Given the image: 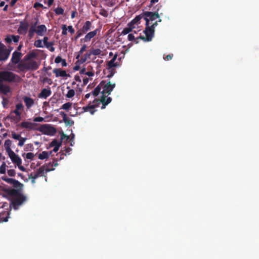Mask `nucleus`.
Returning a JSON list of instances; mask_svg holds the SVG:
<instances>
[{"label": "nucleus", "instance_id": "1", "mask_svg": "<svg viewBox=\"0 0 259 259\" xmlns=\"http://www.w3.org/2000/svg\"><path fill=\"white\" fill-rule=\"evenodd\" d=\"M7 193L13 197L12 204L15 209H17L26 199V197L22 195L19 190L8 189L7 190Z\"/></svg>", "mask_w": 259, "mask_h": 259}, {"label": "nucleus", "instance_id": "2", "mask_svg": "<svg viewBox=\"0 0 259 259\" xmlns=\"http://www.w3.org/2000/svg\"><path fill=\"white\" fill-rule=\"evenodd\" d=\"M20 79V77L13 72L8 70L0 71V83L19 82Z\"/></svg>", "mask_w": 259, "mask_h": 259}, {"label": "nucleus", "instance_id": "3", "mask_svg": "<svg viewBox=\"0 0 259 259\" xmlns=\"http://www.w3.org/2000/svg\"><path fill=\"white\" fill-rule=\"evenodd\" d=\"M157 26V22H154L151 26L146 25V28L144 31L146 37L140 36L139 38L146 41L152 40L154 34V28Z\"/></svg>", "mask_w": 259, "mask_h": 259}, {"label": "nucleus", "instance_id": "4", "mask_svg": "<svg viewBox=\"0 0 259 259\" xmlns=\"http://www.w3.org/2000/svg\"><path fill=\"white\" fill-rule=\"evenodd\" d=\"M144 19L146 21V25H149L150 21H153L159 18L158 12H152L149 11L144 12L142 13Z\"/></svg>", "mask_w": 259, "mask_h": 259}, {"label": "nucleus", "instance_id": "5", "mask_svg": "<svg viewBox=\"0 0 259 259\" xmlns=\"http://www.w3.org/2000/svg\"><path fill=\"white\" fill-rule=\"evenodd\" d=\"M37 130L45 135L50 136H53L56 133V128L51 125L48 124L41 125L40 127Z\"/></svg>", "mask_w": 259, "mask_h": 259}, {"label": "nucleus", "instance_id": "6", "mask_svg": "<svg viewBox=\"0 0 259 259\" xmlns=\"http://www.w3.org/2000/svg\"><path fill=\"white\" fill-rule=\"evenodd\" d=\"M2 180L8 184L12 185L14 187L17 189L16 190H19L20 192L23 186V185L18 181L12 178H9L7 176L2 177Z\"/></svg>", "mask_w": 259, "mask_h": 259}, {"label": "nucleus", "instance_id": "7", "mask_svg": "<svg viewBox=\"0 0 259 259\" xmlns=\"http://www.w3.org/2000/svg\"><path fill=\"white\" fill-rule=\"evenodd\" d=\"M102 87L103 89V91L101 92L102 95H106V94L109 95L115 87V83H112L110 81L106 83V81H104V83Z\"/></svg>", "mask_w": 259, "mask_h": 259}, {"label": "nucleus", "instance_id": "8", "mask_svg": "<svg viewBox=\"0 0 259 259\" xmlns=\"http://www.w3.org/2000/svg\"><path fill=\"white\" fill-rule=\"evenodd\" d=\"M22 56V54L21 52L15 51L12 54V58L11 59V62L8 64V66L11 67H12V64L14 65H16L18 64Z\"/></svg>", "mask_w": 259, "mask_h": 259}, {"label": "nucleus", "instance_id": "9", "mask_svg": "<svg viewBox=\"0 0 259 259\" xmlns=\"http://www.w3.org/2000/svg\"><path fill=\"white\" fill-rule=\"evenodd\" d=\"M3 47L0 50V61H5L7 60L11 53V50L5 48V46L2 45Z\"/></svg>", "mask_w": 259, "mask_h": 259}, {"label": "nucleus", "instance_id": "10", "mask_svg": "<svg viewBox=\"0 0 259 259\" xmlns=\"http://www.w3.org/2000/svg\"><path fill=\"white\" fill-rule=\"evenodd\" d=\"M26 63L27 66V71H35L38 69L39 67V63L33 60H31L26 62Z\"/></svg>", "mask_w": 259, "mask_h": 259}, {"label": "nucleus", "instance_id": "11", "mask_svg": "<svg viewBox=\"0 0 259 259\" xmlns=\"http://www.w3.org/2000/svg\"><path fill=\"white\" fill-rule=\"evenodd\" d=\"M98 29H96L94 31L88 32L86 34L84 37L81 38L80 39L81 42H87L90 41L92 38L94 37L97 34Z\"/></svg>", "mask_w": 259, "mask_h": 259}, {"label": "nucleus", "instance_id": "12", "mask_svg": "<svg viewBox=\"0 0 259 259\" xmlns=\"http://www.w3.org/2000/svg\"><path fill=\"white\" fill-rule=\"evenodd\" d=\"M54 168H45V166H41L37 170V171L34 174H33V176L34 177V179H37L39 177L42 176L43 174H44L45 171H46V173L47 172H49L51 170H53Z\"/></svg>", "mask_w": 259, "mask_h": 259}, {"label": "nucleus", "instance_id": "13", "mask_svg": "<svg viewBox=\"0 0 259 259\" xmlns=\"http://www.w3.org/2000/svg\"><path fill=\"white\" fill-rule=\"evenodd\" d=\"M9 156L11 158L12 161L15 163L17 166L21 164L22 160L20 157L15 154L14 151H11V152L8 153Z\"/></svg>", "mask_w": 259, "mask_h": 259}, {"label": "nucleus", "instance_id": "14", "mask_svg": "<svg viewBox=\"0 0 259 259\" xmlns=\"http://www.w3.org/2000/svg\"><path fill=\"white\" fill-rule=\"evenodd\" d=\"M37 125L36 123L29 122V121H23L20 123V126L22 128H25L29 131L35 130V128Z\"/></svg>", "mask_w": 259, "mask_h": 259}, {"label": "nucleus", "instance_id": "15", "mask_svg": "<svg viewBox=\"0 0 259 259\" xmlns=\"http://www.w3.org/2000/svg\"><path fill=\"white\" fill-rule=\"evenodd\" d=\"M29 27V25L26 22H21L20 23L19 27L18 29V32L20 34H25Z\"/></svg>", "mask_w": 259, "mask_h": 259}, {"label": "nucleus", "instance_id": "16", "mask_svg": "<svg viewBox=\"0 0 259 259\" xmlns=\"http://www.w3.org/2000/svg\"><path fill=\"white\" fill-rule=\"evenodd\" d=\"M52 94V91L50 88L48 89H43L40 93L38 95V97L41 99H47Z\"/></svg>", "mask_w": 259, "mask_h": 259}, {"label": "nucleus", "instance_id": "17", "mask_svg": "<svg viewBox=\"0 0 259 259\" xmlns=\"http://www.w3.org/2000/svg\"><path fill=\"white\" fill-rule=\"evenodd\" d=\"M53 73L55 74L56 77H66L69 76L65 70H61V69L56 68L53 70Z\"/></svg>", "mask_w": 259, "mask_h": 259}, {"label": "nucleus", "instance_id": "18", "mask_svg": "<svg viewBox=\"0 0 259 259\" xmlns=\"http://www.w3.org/2000/svg\"><path fill=\"white\" fill-rule=\"evenodd\" d=\"M117 54H115L113 56L112 59L108 62L107 66H108V69H111L113 67H117L119 65V64L118 62H115V61L117 59Z\"/></svg>", "mask_w": 259, "mask_h": 259}, {"label": "nucleus", "instance_id": "19", "mask_svg": "<svg viewBox=\"0 0 259 259\" xmlns=\"http://www.w3.org/2000/svg\"><path fill=\"white\" fill-rule=\"evenodd\" d=\"M23 100L27 109L30 108L34 104V100L27 96L24 97Z\"/></svg>", "mask_w": 259, "mask_h": 259}, {"label": "nucleus", "instance_id": "20", "mask_svg": "<svg viewBox=\"0 0 259 259\" xmlns=\"http://www.w3.org/2000/svg\"><path fill=\"white\" fill-rule=\"evenodd\" d=\"M112 101V98L111 97H107L106 95H102L100 100H98L97 99H95L93 101V103H95L96 102H104L107 105L109 104Z\"/></svg>", "mask_w": 259, "mask_h": 259}, {"label": "nucleus", "instance_id": "21", "mask_svg": "<svg viewBox=\"0 0 259 259\" xmlns=\"http://www.w3.org/2000/svg\"><path fill=\"white\" fill-rule=\"evenodd\" d=\"M36 28V34L39 36H43L47 31V27L45 25L42 24L38 26Z\"/></svg>", "mask_w": 259, "mask_h": 259}, {"label": "nucleus", "instance_id": "22", "mask_svg": "<svg viewBox=\"0 0 259 259\" xmlns=\"http://www.w3.org/2000/svg\"><path fill=\"white\" fill-rule=\"evenodd\" d=\"M0 91L2 93L7 95L8 93L10 92L11 89L9 85L4 84L3 83H0Z\"/></svg>", "mask_w": 259, "mask_h": 259}, {"label": "nucleus", "instance_id": "23", "mask_svg": "<svg viewBox=\"0 0 259 259\" xmlns=\"http://www.w3.org/2000/svg\"><path fill=\"white\" fill-rule=\"evenodd\" d=\"M60 114L61 115L63 121L66 124L69 125L70 126L73 125L74 124V121L70 119L67 116L66 113L64 112H61Z\"/></svg>", "mask_w": 259, "mask_h": 259}, {"label": "nucleus", "instance_id": "24", "mask_svg": "<svg viewBox=\"0 0 259 259\" xmlns=\"http://www.w3.org/2000/svg\"><path fill=\"white\" fill-rule=\"evenodd\" d=\"M92 27V23L90 21H87L83 24V26L81 28L82 32L85 34L87 33L89 30H91Z\"/></svg>", "mask_w": 259, "mask_h": 259}, {"label": "nucleus", "instance_id": "25", "mask_svg": "<svg viewBox=\"0 0 259 259\" xmlns=\"http://www.w3.org/2000/svg\"><path fill=\"white\" fill-rule=\"evenodd\" d=\"M97 106L96 105H88L87 106L83 107L82 110L83 112H90L91 114H94L96 110L94 108Z\"/></svg>", "mask_w": 259, "mask_h": 259}, {"label": "nucleus", "instance_id": "26", "mask_svg": "<svg viewBox=\"0 0 259 259\" xmlns=\"http://www.w3.org/2000/svg\"><path fill=\"white\" fill-rule=\"evenodd\" d=\"M104 81H102L92 91V93L93 96H97L101 92V90L102 88V86L104 84Z\"/></svg>", "mask_w": 259, "mask_h": 259}, {"label": "nucleus", "instance_id": "27", "mask_svg": "<svg viewBox=\"0 0 259 259\" xmlns=\"http://www.w3.org/2000/svg\"><path fill=\"white\" fill-rule=\"evenodd\" d=\"M143 16L142 14L138 16H137L134 19H133L128 24V26L135 27L134 25L138 23L142 18H143Z\"/></svg>", "mask_w": 259, "mask_h": 259}, {"label": "nucleus", "instance_id": "28", "mask_svg": "<svg viewBox=\"0 0 259 259\" xmlns=\"http://www.w3.org/2000/svg\"><path fill=\"white\" fill-rule=\"evenodd\" d=\"M17 68L18 69V71H17V72H24L25 71H27V66L26 62H19L17 66Z\"/></svg>", "mask_w": 259, "mask_h": 259}, {"label": "nucleus", "instance_id": "29", "mask_svg": "<svg viewBox=\"0 0 259 259\" xmlns=\"http://www.w3.org/2000/svg\"><path fill=\"white\" fill-rule=\"evenodd\" d=\"M23 108V105L22 103H18L16 105V109L14 110L13 112L18 116H20L21 113L19 110H22Z\"/></svg>", "mask_w": 259, "mask_h": 259}, {"label": "nucleus", "instance_id": "30", "mask_svg": "<svg viewBox=\"0 0 259 259\" xmlns=\"http://www.w3.org/2000/svg\"><path fill=\"white\" fill-rule=\"evenodd\" d=\"M11 144L12 141L8 139L5 141L4 146L8 154L13 151L11 149Z\"/></svg>", "mask_w": 259, "mask_h": 259}, {"label": "nucleus", "instance_id": "31", "mask_svg": "<svg viewBox=\"0 0 259 259\" xmlns=\"http://www.w3.org/2000/svg\"><path fill=\"white\" fill-rule=\"evenodd\" d=\"M36 56V55L35 53L31 52L30 53H28L25 56L24 60L25 61H27V60L30 61V60H31V59L35 58Z\"/></svg>", "mask_w": 259, "mask_h": 259}, {"label": "nucleus", "instance_id": "32", "mask_svg": "<svg viewBox=\"0 0 259 259\" xmlns=\"http://www.w3.org/2000/svg\"><path fill=\"white\" fill-rule=\"evenodd\" d=\"M49 154L48 152L42 151L38 155V158L41 160L46 159L49 157Z\"/></svg>", "mask_w": 259, "mask_h": 259}, {"label": "nucleus", "instance_id": "33", "mask_svg": "<svg viewBox=\"0 0 259 259\" xmlns=\"http://www.w3.org/2000/svg\"><path fill=\"white\" fill-rule=\"evenodd\" d=\"M128 26V27L124 28L123 29V30L121 32L122 34L125 35V34H128L129 32H130L132 30V29L133 28H135V27H132V26Z\"/></svg>", "mask_w": 259, "mask_h": 259}, {"label": "nucleus", "instance_id": "34", "mask_svg": "<svg viewBox=\"0 0 259 259\" xmlns=\"http://www.w3.org/2000/svg\"><path fill=\"white\" fill-rule=\"evenodd\" d=\"M72 103L70 102H67L65 104H64L60 108L61 109H64L65 110H68L69 108H71L72 106Z\"/></svg>", "mask_w": 259, "mask_h": 259}, {"label": "nucleus", "instance_id": "35", "mask_svg": "<svg viewBox=\"0 0 259 259\" xmlns=\"http://www.w3.org/2000/svg\"><path fill=\"white\" fill-rule=\"evenodd\" d=\"M61 145V142H58L57 140H53L50 146L51 147H56V146H60Z\"/></svg>", "mask_w": 259, "mask_h": 259}, {"label": "nucleus", "instance_id": "36", "mask_svg": "<svg viewBox=\"0 0 259 259\" xmlns=\"http://www.w3.org/2000/svg\"><path fill=\"white\" fill-rule=\"evenodd\" d=\"M37 22H38V20H37L33 25H32L30 28H29V31H30L31 32H33L34 33H36V26L37 24Z\"/></svg>", "mask_w": 259, "mask_h": 259}, {"label": "nucleus", "instance_id": "37", "mask_svg": "<svg viewBox=\"0 0 259 259\" xmlns=\"http://www.w3.org/2000/svg\"><path fill=\"white\" fill-rule=\"evenodd\" d=\"M34 45L37 48H44V47L42 45V40L40 39L35 40L34 41Z\"/></svg>", "mask_w": 259, "mask_h": 259}, {"label": "nucleus", "instance_id": "38", "mask_svg": "<svg viewBox=\"0 0 259 259\" xmlns=\"http://www.w3.org/2000/svg\"><path fill=\"white\" fill-rule=\"evenodd\" d=\"M75 95V91L73 89H70L67 94L66 95V97L68 98H71Z\"/></svg>", "mask_w": 259, "mask_h": 259}, {"label": "nucleus", "instance_id": "39", "mask_svg": "<svg viewBox=\"0 0 259 259\" xmlns=\"http://www.w3.org/2000/svg\"><path fill=\"white\" fill-rule=\"evenodd\" d=\"M6 164L5 162H3L1 166H0V174H5L6 173Z\"/></svg>", "mask_w": 259, "mask_h": 259}, {"label": "nucleus", "instance_id": "40", "mask_svg": "<svg viewBox=\"0 0 259 259\" xmlns=\"http://www.w3.org/2000/svg\"><path fill=\"white\" fill-rule=\"evenodd\" d=\"M26 140L27 139L26 138H23L21 137V138H20V139H18L19 143L18 144V145L20 147L23 146Z\"/></svg>", "mask_w": 259, "mask_h": 259}, {"label": "nucleus", "instance_id": "41", "mask_svg": "<svg viewBox=\"0 0 259 259\" xmlns=\"http://www.w3.org/2000/svg\"><path fill=\"white\" fill-rule=\"evenodd\" d=\"M101 53L102 51L99 49H94L91 51V54L95 56L99 55Z\"/></svg>", "mask_w": 259, "mask_h": 259}, {"label": "nucleus", "instance_id": "42", "mask_svg": "<svg viewBox=\"0 0 259 259\" xmlns=\"http://www.w3.org/2000/svg\"><path fill=\"white\" fill-rule=\"evenodd\" d=\"M55 12L57 15H62L64 13V10L61 7L55 9Z\"/></svg>", "mask_w": 259, "mask_h": 259}, {"label": "nucleus", "instance_id": "43", "mask_svg": "<svg viewBox=\"0 0 259 259\" xmlns=\"http://www.w3.org/2000/svg\"><path fill=\"white\" fill-rule=\"evenodd\" d=\"M99 14L105 17H107L108 16V12L104 9H102L100 10Z\"/></svg>", "mask_w": 259, "mask_h": 259}, {"label": "nucleus", "instance_id": "44", "mask_svg": "<svg viewBox=\"0 0 259 259\" xmlns=\"http://www.w3.org/2000/svg\"><path fill=\"white\" fill-rule=\"evenodd\" d=\"M58 165V163L57 161H52L48 163V165L47 166V168H51V167L53 166H57Z\"/></svg>", "mask_w": 259, "mask_h": 259}, {"label": "nucleus", "instance_id": "45", "mask_svg": "<svg viewBox=\"0 0 259 259\" xmlns=\"http://www.w3.org/2000/svg\"><path fill=\"white\" fill-rule=\"evenodd\" d=\"M34 149L33 145L32 144H28L26 146V147L25 148V150L27 151H32Z\"/></svg>", "mask_w": 259, "mask_h": 259}, {"label": "nucleus", "instance_id": "46", "mask_svg": "<svg viewBox=\"0 0 259 259\" xmlns=\"http://www.w3.org/2000/svg\"><path fill=\"white\" fill-rule=\"evenodd\" d=\"M12 138L15 140H18L21 138L20 134H17L14 132H12Z\"/></svg>", "mask_w": 259, "mask_h": 259}, {"label": "nucleus", "instance_id": "47", "mask_svg": "<svg viewBox=\"0 0 259 259\" xmlns=\"http://www.w3.org/2000/svg\"><path fill=\"white\" fill-rule=\"evenodd\" d=\"M62 34L63 35H67V26L66 25H63L62 26Z\"/></svg>", "mask_w": 259, "mask_h": 259}, {"label": "nucleus", "instance_id": "48", "mask_svg": "<svg viewBox=\"0 0 259 259\" xmlns=\"http://www.w3.org/2000/svg\"><path fill=\"white\" fill-rule=\"evenodd\" d=\"M34 154L31 152L27 153L26 154V158L27 159L32 160L34 157Z\"/></svg>", "mask_w": 259, "mask_h": 259}, {"label": "nucleus", "instance_id": "49", "mask_svg": "<svg viewBox=\"0 0 259 259\" xmlns=\"http://www.w3.org/2000/svg\"><path fill=\"white\" fill-rule=\"evenodd\" d=\"M7 172L10 177H14L16 175V171L14 169H9Z\"/></svg>", "mask_w": 259, "mask_h": 259}, {"label": "nucleus", "instance_id": "50", "mask_svg": "<svg viewBox=\"0 0 259 259\" xmlns=\"http://www.w3.org/2000/svg\"><path fill=\"white\" fill-rule=\"evenodd\" d=\"M11 37H12L11 38L12 39L13 41H14V42H18L19 38H20L19 36L12 35Z\"/></svg>", "mask_w": 259, "mask_h": 259}, {"label": "nucleus", "instance_id": "51", "mask_svg": "<svg viewBox=\"0 0 259 259\" xmlns=\"http://www.w3.org/2000/svg\"><path fill=\"white\" fill-rule=\"evenodd\" d=\"M33 121L34 122H42L44 121V118L42 117H36L34 118Z\"/></svg>", "mask_w": 259, "mask_h": 259}, {"label": "nucleus", "instance_id": "52", "mask_svg": "<svg viewBox=\"0 0 259 259\" xmlns=\"http://www.w3.org/2000/svg\"><path fill=\"white\" fill-rule=\"evenodd\" d=\"M28 178H29V179H31V180L32 184H35V179H36L34 178V177L33 176V173H31L30 175H29Z\"/></svg>", "mask_w": 259, "mask_h": 259}, {"label": "nucleus", "instance_id": "53", "mask_svg": "<svg viewBox=\"0 0 259 259\" xmlns=\"http://www.w3.org/2000/svg\"><path fill=\"white\" fill-rule=\"evenodd\" d=\"M87 60V58L86 57H81L79 60H78L76 64L78 63H79L80 64H82V63H83L84 62H85Z\"/></svg>", "mask_w": 259, "mask_h": 259}, {"label": "nucleus", "instance_id": "54", "mask_svg": "<svg viewBox=\"0 0 259 259\" xmlns=\"http://www.w3.org/2000/svg\"><path fill=\"white\" fill-rule=\"evenodd\" d=\"M67 30H68V31L71 33V34H73L75 32V30L74 29V28L72 27V26H68L67 27Z\"/></svg>", "mask_w": 259, "mask_h": 259}, {"label": "nucleus", "instance_id": "55", "mask_svg": "<svg viewBox=\"0 0 259 259\" xmlns=\"http://www.w3.org/2000/svg\"><path fill=\"white\" fill-rule=\"evenodd\" d=\"M63 59L60 56H57L55 59V62L56 63H59L62 61Z\"/></svg>", "mask_w": 259, "mask_h": 259}, {"label": "nucleus", "instance_id": "56", "mask_svg": "<svg viewBox=\"0 0 259 259\" xmlns=\"http://www.w3.org/2000/svg\"><path fill=\"white\" fill-rule=\"evenodd\" d=\"M173 55L172 54H169L166 55L165 57H164V59L165 60H170L172 58Z\"/></svg>", "mask_w": 259, "mask_h": 259}, {"label": "nucleus", "instance_id": "57", "mask_svg": "<svg viewBox=\"0 0 259 259\" xmlns=\"http://www.w3.org/2000/svg\"><path fill=\"white\" fill-rule=\"evenodd\" d=\"M114 73H115V70L114 69H113V68H111V70H110V73L109 74H108L107 75V77L108 78H110V77H112L114 75Z\"/></svg>", "mask_w": 259, "mask_h": 259}, {"label": "nucleus", "instance_id": "58", "mask_svg": "<svg viewBox=\"0 0 259 259\" xmlns=\"http://www.w3.org/2000/svg\"><path fill=\"white\" fill-rule=\"evenodd\" d=\"M83 34H85V33L84 32H82V31H81V29H80L76 32V35L79 38Z\"/></svg>", "mask_w": 259, "mask_h": 259}, {"label": "nucleus", "instance_id": "59", "mask_svg": "<svg viewBox=\"0 0 259 259\" xmlns=\"http://www.w3.org/2000/svg\"><path fill=\"white\" fill-rule=\"evenodd\" d=\"M128 39L130 41H133V40H135V36H134V35L133 34H132V33L129 34L128 35Z\"/></svg>", "mask_w": 259, "mask_h": 259}, {"label": "nucleus", "instance_id": "60", "mask_svg": "<svg viewBox=\"0 0 259 259\" xmlns=\"http://www.w3.org/2000/svg\"><path fill=\"white\" fill-rule=\"evenodd\" d=\"M53 42H48L44 45L46 46L47 48L49 49L51 46H53Z\"/></svg>", "mask_w": 259, "mask_h": 259}, {"label": "nucleus", "instance_id": "61", "mask_svg": "<svg viewBox=\"0 0 259 259\" xmlns=\"http://www.w3.org/2000/svg\"><path fill=\"white\" fill-rule=\"evenodd\" d=\"M8 221V218L5 217V218H2L1 216H0V223L3 222H6Z\"/></svg>", "mask_w": 259, "mask_h": 259}, {"label": "nucleus", "instance_id": "62", "mask_svg": "<svg viewBox=\"0 0 259 259\" xmlns=\"http://www.w3.org/2000/svg\"><path fill=\"white\" fill-rule=\"evenodd\" d=\"M38 7L42 8L43 7V5L39 3H35L34 5V8H37Z\"/></svg>", "mask_w": 259, "mask_h": 259}, {"label": "nucleus", "instance_id": "63", "mask_svg": "<svg viewBox=\"0 0 259 259\" xmlns=\"http://www.w3.org/2000/svg\"><path fill=\"white\" fill-rule=\"evenodd\" d=\"M11 35L8 36L7 37V38L5 39L7 43H11L12 41V39L11 38Z\"/></svg>", "mask_w": 259, "mask_h": 259}, {"label": "nucleus", "instance_id": "64", "mask_svg": "<svg viewBox=\"0 0 259 259\" xmlns=\"http://www.w3.org/2000/svg\"><path fill=\"white\" fill-rule=\"evenodd\" d=\"M85 49H86V46L85 45H84L80 49L79 52V53L80 54H81L84 51H85Z\"/></svg>", "mask_w": 259, "mask_h": 259}]
</instances>
